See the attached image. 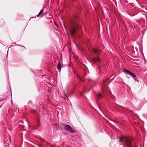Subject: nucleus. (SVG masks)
Masks as SVG:
<instances>
[{"mask_svg": "<svg viewBox=\"0 0 147 147\" xmlns=\"http://www.w3.org/2000/svg\"><path fill=\"white\" fill-rule=\"evenodd\" d=\"M55 25L57 27H58L57 25L55 23Z\"/></svg>", "mask_w": 147, "mask_h": 147, "instance_id": "nucleus-13", "label": "nucleus"}, {"mask_svg": "<svg viewBox=\"0 0 147 147\" xmlns=\"http://www.w3.org/2000/svg\"><path fill=\"white\" fill-rule=\"evenodd\" d=\"M43 12V9H42L40 12L38 13L37 16L38 17Z\"/></svg>", "mask_w": 147, "mask_h": 147, "instance_id": "nucleus-8", "label": "nucleus"}, {"mask_svg": "<svg viewBox=\"0 0 147 147\" xmlns=\"http://www.w3.org/2000/svg\"><path fill=\"white\" fill-rule=\"evenodd\" d=\"M63 125H64V128L66 131L73 133H74L75 132V130L73 129L70 125L67 124H63Z\"/></svg>", "mask_w": 147, "mask_h": 147, "instance_id": "nucleus-3", "label": "nucleus"}, {"mask_svg": "<svg viewBox=\"0 0 147 147\" xmlns=\"http://www.w3.org/2000/svg\"><path fill=\"white\" fill-rule=\"evenodd\" d=\"M77 76L78 78H79L81 80H82V79H81V78L79 76H78V75Z\"/></svg>", "mask_w": 147, "mask_h": 147, "instance_id": "nucleus-11", "label": "nucleus"}, {"mask_svg": "<svg viewBox=\"0 0 147 147\" xmlns=\"http://www.w3.org/2000/svg\"><path fill=\"white\" fill-rule=\"evenodd\" d=\"M57 68L58 69V70L60 72L61 69V65L60 64V63L59 62L58 63L57 66Z\"/></svg>", "mask_w": 147, "mask_h": 147, "instance_id": "nucleus-7", "label": "nucleus"}, {"mask_svg": "<svg viewBox=\"0 0 147 147\" xmlns=\"http://www.w3.org/2000/svg\"><path fill=\"white\" fill-rule=\"evenodd\" d=\"M101 114L102 115H103L104 116H105V115L102 113V112L101 111Z\"/></svg>", "mask_w": 147, "mask_h": 147, "instance_id": "nucleus-12", "label": "nucleus"}, {"mask_svg": "<svg viewBox=\"0 0 147 147\" xmlns=\"http://www.w3.org/2000/svg\"><path fill=\"white\" fill-rule=\"evenodd\" d=\"M101 94L100 93H99V94H98V97L99 98H100L101 97Z\"/></svg>", "mask_w": 147, "mask_h": 147, "instance_id": "nucleus-10", "label": "nucleus"}, {"mask_svg": "<svg viewBox=\"0 0 147 147\" xmlns=\"http://www.w3.org/2000/svg\"><path fill=\"white\" fill-rule=\"evenodd\" d=\"M129 75L131 76L134 79V80H135V78L136 77V75L135 74H134V73L131 72V73H130V74Z\"/></svg>", "mask_w": 147, "mask_h": 147, "instance_id": "nucleus-6", "label": "nucleus"}, {"mask_svg": "<svg viewBox=\"0 0 147 147\" xmlns=\"http://www.w3.org/2000/svg\"><path fill=\"white\" fill-rule=\"evenodd\" d=\"M125 72H126L128 74H129L130 73H131V72H130L128 70H127V69H125Z\"/></svg>", "mask_w": 147, "mask_h": 147, "instance_id": "nucleus-9", "label": "nucleus"}, {"mask_svg": "<svg viewBox=\"0 0 147 147\" xmlns=\"http://www.w3.org/2000/svg\"><path fill=\"white\" fill-rule=\"evenodd\" d=\"M71 25L69 30L71 34L73 35L76 33L77 29H79L81 26L79 24L74 23L72 21L71 22Z\"/></svg>", "mask_w": 147, "mask_h": 147, "instance_id": "nucleus-1", "label": "nucleus"}, {"mask_svg": "<svg viewBox=\"0 0 147 147\" xmlns=\"http://www.w3.org/2000/svg\"><path fill=\"white\" fill-rule=\"evenodd\" d=\"M100 59L99 58L96 57L92 58L91 62L93 63H95L98 65L100 62Z\"/></svg>", "mask_w": 147, "mask_h": 147, "instance_id": "nucleus-4", "label": "nucleus"}, {"mask_svg": "<svg viewBox=\"0 0 147 147\" xmlns=\"http://www.w3.org/2000/svg\"><path fill=\"white\" fill-rule=\"evenodd\" d=\"M132 140L131 138L129 136H125L124 137H122L119 139V142H122L126 143L128 145V147H131V145L130 142Z\"/></svg>", "mask_w": 147, "mask_h": 147, "instance_id": "nucleus-2", "label": "nucleus"}, {"mask_svg": "<svg viewBox=\"0 0 147 147\" xmlns=\"http://www.w3.org/2000/svg\"><path fill=\"white\" fill-rule=\"evenodd\" d=\"M93 51L94 53L97 54L98 55L100 54V50H99L96 49H94Z\"/></svg>", "mask_w": 147, "mask_h": 147, "instance_id": "nucleus-5", "label": "nucleus"}, {"mask_svg": "<svg viewBox=\"0 0 147 147\" xmlns=\"http://www.w3.org/2000/svg\"><path fill=\"white\" fill-rule=\"evenodd\" d=\"M100 114V115H101V114Z\"/></svg>", "mask_w": 147, "mask_h": 147, "instance_id": "nucleus-14", "label": "nucleus"}]
</instances>
